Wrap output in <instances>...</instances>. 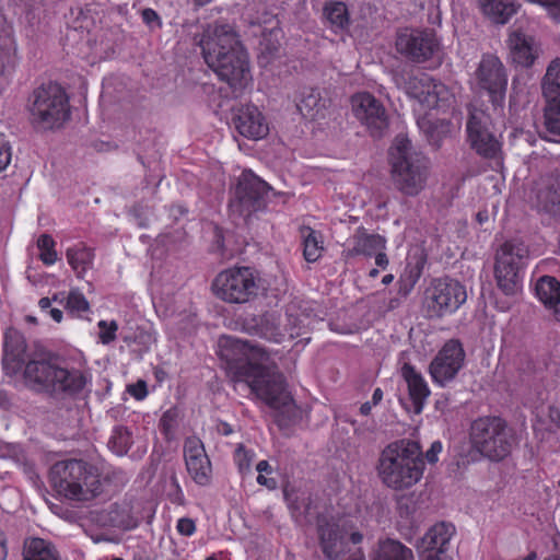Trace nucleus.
Segmentation results:
<instances>
[{
  "instance_id": "a211bd4d",
  "label": "nucleus",
  "mask_w": 560,
  "mask_h": 560,
  "mask_svg": "<svg viewBox=\"0 0 560 560\" xmlns=\"http://www.w3.org/2000/svg\"><path fill=\"white\" fill-rule=\"evenodd\" d=\"M354 116L368 128L372 137H382L388 127V117L383 104L369 92L351 96Z\"/></svg>"
},
{
  "instance_id": "c03bdc74",
  "label": "nucleus",
  "mask_w": 560,
  "mask_h": 560,
  "mask_svg": "<svg viewBox=\"0 0 560 560\" xmlns=\"http://www.w3.org/2000/svg\"><path fill=\"white\" fill-rule=\"evenodd\" d=\"M178 412L175 408H171L163 412L159 429L166 440H171L175 433L177 425Z\"/></svg>"
},
{
  "instance_id": "de8ad7c7",
  "label": "nucleus",
  "mask_w": 560,
  "mask_h": 560,
  "mask_svg": "<svg viewBox=\"0 0 560 560\" xmlns=\"http://www.w3.org/2000/svg\"><path fill=\"white\" fill-rule=\"evenodd\" d=\"M419 272L413 273L412 271L408 273H404L400 276L397 285H398V294L401 298H406L410 294V292L413 290L418 279H419Z\"/></svg>"
},
{
  "instance_id": "393cba45",
  "label": "nucleus",
  "mask_w": 560,
  "mask_h": 560,
  "mask_svg": "<svg viewBox=\"0 0 560 560\" xmlns=\"http://www.w3.org/2000/svg\"><path fill=\"white\" fill-rule=\"evenodd\" d=\"M510 58L512 62L522 68H529L539 57L540 47L535 37H509Z\"/></svg>"
},
{
  "instance_id": "338daca9",
  "label": "nucleus",
  "mask_w": 560,
  "mask_h": 560,
  "mask_svg": "<svg viewBox=\"0 0 560 560\" xmlns=\"http://www.w3.org/2000/svg\"><path fill=\"white\" fill-rule=\"evenodd\" d=\"M363 540V535L360 533V532H353L351 533L350 535V541L353 544V545H359L361 544Z\"/></svg>"
},
{
  "instance_id": "a19ab883",
  "label": "nucleus",
  "mask_w": 560,
  "mask_h": 560,
  "mask_svg": "<svg viewBox=\"0 0 560 560\" xmlns=\"http://www.w3.org/2000/svg\"><path fill=\"white\" fill-rule=\"evenodd\" d=\"M37 247L39 249V259L44 265L51 266L57 261L56 242L51 235L42 234L37 240Z\"/></svg>"
},
{
  "instance_id": "680f3d73",
  "label": "nucleus",
  "mask_w": 560,
  "mask_h": 560,
  "mask_svg": "<svg viewBox=\"0 0 560 560\" xmlns=\"http://www.w3.org/2000/svg\"><path fill=\"white\" fill-rule=\"evenodd\" d=\"M8 557L7 540L3 533L0 534V560H5Z\"/></svg>"
},
{
  "instance_id": "603ef678",
  "label": "nucleus",
  "mask_w": 560,
  "mask_h": 560,
  "mask_svg": "<svg viewBox=\"0 0 560 560\" xmlns=\"http://www.w3.org/2000/svg\"><path fill=\"white\" fill-rule=\"evenodd\" d=\"M171 482L174 487V490L168 493L170 501L176 505H184L185 494L175 475L171 477Z\"/></svg>"
},
{
  "instance_id": "9d476101",
  "label": "nucleus",
  "mask_w": 560,
  "mask_h": 560,
  "mask_svg": "<svg viewBox=\"0 0 560 560\" xmlns=\"http://www.w3.org/2000/svg\"><path fill=\"white\" fill-rule=\"evenodd\" d=\"M467 301L466 287L448 276L433 278L423 292L422 310L429 319L455 314Z\"/></svg>"
},
{
  "instance_id": "49530a36",
  "label": "nucleus",
  "mask_w": 560,
  "mask_h": 560,
  "mask_svg": "<svg viewBox=\"0 0 560 560\" xmlns=\"http://www.w3.org/2000/svg\"><path fill=\"white\" fill-rule=\"evenodd\" d=\"M256 470L258 471V476L256 481L259 486L266 487L268 490H276L278 487V481L276 478L267 477V475H271L273 472V468L268 463V460H260L256 465Z\"/></svg>"
},
{
  "instance_id": "7c9ffc66",
  "label": "nucleus",
  "mask_w": 560,
  "mask_h": 560,
  "mask_svg": "<svg viewBox=\"0 0 560 560\" xmlns=\"http://www.w3.org/2000/svg\"><path fill=\"white\" fill-rule=\"evenodd\" d=\"M482 13L497 24H506L517 12L515 0H478Z\"/></svg>"
},
{
  "instance_id": "2eb2a0df",
  "label": "nucleus",
  "mask_w": 560,
  "mask_h": 560,
  "mask_svg": "<svg viewBox=\"0 0 560 560\" xmlns=\"http://www.w3.org/2000/svg\"><path fill=\"white\" fill-rule=\"evenodd\" d=\"M467 140L470 148L485 159H494L501 151V142L491 130V118L482 110L470 113L467 124Z\"/></svg>"
},
{
  "instance_id": "aec40b11",
  "label": "nucleus",
  "mask_w": 560,
  "mask_h": 560,
  "mask_svg": "<svg viewBox=\"0 0 560 560\" xmlns=\"http://www.w3.org/2000/svg\"><path fill=\"white\" fill-rule=\"evenodd\" d=\"M233 124L240 135L253 140L262 139L269 132L264 115L252 104L242 105L236 109Z\"/></svg>"
},
{
  "instance_id": "9b49d317",
  "label": "nucleus",
  "mask_w": 560,
  "mask_h": 560,
  "mask_svg": "<svg viewBox=\"0 0 560 560\" xmlns=\"http://www.w3.org/2000/svg\"><path fill=\"white\" fill-rule=\"evenodd\" d=\"M32 122L44 129L59 128L70 117L69 98L57 83L34 90L30 106Z\"/></svg>"
},
{
  "instance_id": "473e14b6",
  "label": "nucleus",
  "mask_w": 560,
  "mask_h": 560,
  "mask_svg": "<svg viewBox=\"0 0 560 560\" xmlns=\"http://www.w3.org/2000/svg\"><path fill=\"white\" fill-rule=\"evenodd\" d=\"M373 560H415V557L412 550L400 541L386 538L380 540L378 549Z\"/></svg>"
},
{
  "instance_id": "bf43d9fd",
  "label": "nucleus",
  "mask_w": 560,
  "mask_h": 560,
  "mask_svg": "<svg viewBox=\"0 0 560 560\" xmlns=\"http://www.w3.org/2000/svg\"><path fill=\"white\" fill-rule=\"evenodd\" d=\"M549 417L553 423L560 428V406H552L549 410Z\"/></svg>"
},
{
  "instance_id": "3c124183",
  "label": "nucleus",
  "mask_w": 560,
  "mask_h": 560,
  "mask_svg": "<svg viewBox=\"0 0 560 560\" xmlns=\"http://www.w3.org/2000/svg\"><path fill=\"white\" fill-rule=\"evenodd\" d=\"M126 392L138 401L144 400L149 395L148 384L144 380L128 384Z\"/></svg>"
},
{
  "instance_id": "052dcab7",
  "label": "nucleus",
  "mask_w": 560,
  "mask_h": 560,
  "mask_svg": "<svg viewBox=\"0 0 560 560\" xmlns=\"http://www.w3.org/2000/svg\"><path fill=\"white\" fill-rule=\"evenodd\" d=\"M205 560H231L229 551H218L207 557Z\"/></svg>"
},
{
  "instance_id": "e433bc0d",
  "label": "nucleus",
  "mask_w": 560,
  "mask_h": 560,
  "mask_svg": "<svg viewBox=\"0 0 560 560\" xmlns=\"http://www.w3.org/2000/svg\"><path fill=\"white\" fill-rule=\"evenodd\" d=\"M133 444L132 433L125 425H115L112 430L107 446L117 456H124Z\"/></svg>"
},
{
  "instance_id": "f257e3e1",
  "label": "nucleus",
  "mask_w": 560,
  "mask_h": 560,
  "mask_svg": "<svg viewBox=\"0 0 560 560\" xmlns=\"http://www.w3.org/2000/svg\"><path fill=\"white\" fill-rule=\"evenodd\" d=\"M220 357L231 381L245 383L268 407L280 409L292 401L283 374L265 348L225 337L220 340Z\"/></svg>"
},
{
  "instance_id": "412c9836",
  "label": "nucleus",
  "mask_w": 560,
  "mask_h": 560,
  "mask_svg": "<svg viewBox=\"0 0 560 560\" xmlns=\"http://www.w3.org/2000/svg\"><path fill=\"white\" fill-rule=\"evenodd\" d=\"M386 244L387 241L384 236L368 233L363 226H360L349 240V246L342 250V257L346 260L358 256L371 258L378 249H386Z\"/></svg>"
},
{
  "instance_id": "dca6fc26",
  "label": "nucleus",
  "mask_w": 560,
  "mask_h": 560,
  "mask_svg": "<svg viewBox=\"0 0 560 560\" xmlns=\"http://www.w3.org/2000/svg\"><path fill=\"white\" fill-rule=\"evenodd\" d=\"M466 353L457 339H451L439 350L429 366L434 384L442 387L452 382L464 366Z\"/></svg>"
},
{
  "instance_id": "f03ea898",
  "label": "nucleus",
  "mask_w": 560,
  "mask_h": 560,
  "mask_svg": "<svg viewBox=\"0 0 560 560\" xmlns=\"http://www.w3.org/2000/svg\"><path fill=\"white\" fill-rule=\"evenodd\" d=\"M425 463L419 442L400 439L387 444L380 453L376 472L382 483L395 491L408 490L423 477Z\"/></svg>"
},
{
  "instance_id": "72a5a7b5",
  "label": "nucleus",
  "mask_w": 560,
  "mask_h": 560,
  "mask_svg": "<svg viewBox=\"0 0 560 560\" xmlns=\"http://www.w3.org/2000/svg\"><path fill=\"white\" fill-rule=\"evenodd\" d=\"M303 257L307 262H315L324 252V241L322 234L310 226L301 229Z\"/></svg>"
},
{
  "instance_id": "1a4fd4ad",
  "label": "nucleus",
  "mask_w": 560,
  "mask_h": 560,
  "mask_svg": "<svg viewBox=\"0 0 560 560\" xmlns=\"http://www.w3.org/2000/svg\"><path fill=\"white\" fill-rule=\"evenodd\" d=\"M261 290V279L256 269L247 266L231 267L220 271L213 282V294L229 304H246L256 300Z\"/></svg>"
},
{
  "instance_id": "a878e982",
  "label": "nucleus",
  "mask_w": 560,
  "mask_h": 560,
  "mask_svg": "<svg viewBox=\"0 0 560 560\" xmlns=\"http://www.w3.org/2000/svg\"><path fill=\"white\" fill-rule=\"evenodd\" d=\"M329 104L330 100L323 97L318 89L303 88L296 107L303 117L316 119L324 117V110Z\"/></svg>"
},
{
  "instance_id": "13d9d810",
  "label": "nucleus",
  "mask_w": 560,
  "mask_h": 560,
  "mask_svg": "<svg viewBox=\"0 0 560 560\" xmlns=\"http://www.w3.org/2000/svg\"><path fill=\"white\" fill-rule=\"evenodd\" d=\"M386 249H378L373 256L375 257V265L382 269H386L389 265V259L385 253Z\"/></svg>"
},
{
  "instance_id": "8fccbe9b",
  "label": "nucleus",
  "mask_w": 560,
  "mask_h": 560,
  "mask_svg": "<svg viewBox=\"0 0 560 560\" xmlns=\"http://www.w3.org/2000/svg\"><path fill=\"white\" fill-rule=\"evenodd\" d=\"M12 148L5 135L0 132V173L11 163Z\"/></svg>"
},
{
  "instance_id": "c85d7f7f",
  "label": "nucleus",
  "mask_w": 560,
  "mask_h": 560,
  "mask_svg": "<svg viewBox=\"0 0 560 560\" xmlns=\"http://www.w3.org/2000/svg\"><path fill=\"white\" fill-rule=\"evenodd\" d=\"M66 257L77 278L83 279L93 267L95 253L84 243H79L67 249Z\"/></svg>"
},
{
  "instance_id": "b1692460",
  "label": "nucleus",
  "mask_w": 560,
  "mask_h": 560,
  "mask_svg": "<svg viewBox=\"0 0 560 560\" xmlns=\"http://www.w3.org/2000/svg\"><path fill=\"white\" fill-rule=\"evenodd\" d=\"M318 539L324 556L329 560H337L346 552L347 541L337 524L319 525Z\"/></svg>"
},
{
  "instance_id": "cd10ccee",
  "label": "nucleus",
  "mask_w": 560,
  "mask_h": 560,
  "mask_svg": "<svg viewBox=\"0 0 560 560\" xmlns=\"http://www.w3.org/2000/svg\"><path fill=\"white\" fill-rule=\"evenodd\" d=\"M455 534L454 525L445 522L434 524L422 537L420 547L435 551H447L451 538Z\"/></svg>"
},
{
  "instance_id": "58836bf2",
  "label": "nucleus",
  "mask_w": 560,
  "mask_h": 560,
  "mask_svg": "<svg viewBox=\"0 0 560 560\" xmlns=\"http://www.w3.org/2000/svg\"><path fill=\"white\" fill-rule=\"evenodd\" d=\"M544 209L550 213H560V179L555 180L546 190L539 194Z\"/></svg>"
},
{
  "instance_id": "6e6d98bb",
  "label": "nucleus",
  "mask_w": 560,
  "mask_h": 560,
  "mask_svg": "<svg viewBox=\"0 0 560 560\" xmlns=\"http://www.w3.org/2000/svg\"><path fill=\"white\" fill-rule=\"evenodd\" d=\"M442 443L440 441H434L424 455L428 463L435 464L439 460V454L442 452Z\"/></svg>"
},
{
  "instance_id": "69168bd1",
  "label": "nucleus",
  "mask_w": 560,
  "mask_h": 560,
  "mask_svg": "<svg viewBox=\"0 0 560 560\" xmlns=\"http://www.w3.org/2000/svg\"><path fill=\"white\" fill-rule=\"evenodd\" d=\"M373 406L374 405L371 401H366V402L362 404L360 407V413L362 416H369L372 411Z\"/></svg>"
},
{
  "instance_id": "0eeeda50",
  "label": "nucleus",
  "mask_w": 560,
  "mask_h": 560,
  "mask_svg": "<svg viewBox=\"0 0 560 560\" xmlns=\"http://www.w3.org/2000/svg\"><path fill=\"white\" fill-rule=\"evenodd\" d=\"M392 75L397 88L417 100L424 108L441 109L447 107L453 100L448 88L425 72L415 73L410 67L404 66L394 69Z\"/></svg>"
},
{
  "instance_id": "37998d69",
  "label": "nucleus",
  "mask_w": 560,
  "mask_h": 560,
  "mask_svg": "<svg viewBox=\"0 0 560 560\" xmlns=\"http://www.w3.org/2000/svg\"><path fill=\"white\" fill-rule=\"evenodd\" d=\"M252 25L259 26L260 34L262 36L266 35H277V32L280 31V21L276 14L264 12L260 18H257L255 21L250 22Z\"/></svg>"
},
{
  "instance_id": "f8f14e48",
  "label": "nucleus",
  "mask_w": 560,
  "mask_h": 560,
  "mask_svg": "<svg viewBox=\"0 0 560 560\" xmlns=\"http://www.w3.org/2000/svg\"><path fill=\"white\" fill-rule=\"evenodd\" d=\"M528 253L523 242L514 240L505 241L497 250L494 279L497 287L504 295L514 296L521 291Z\"/></svg>"
},
{
  "instance_id": "a18cd8bd",
  "label": "nucleus",
  "mask_w": 560,
  "mask_h": 560,
  "mask_svg": "<svg viewBox=\"0 0 560 560\" xmlns=\"http://www.w3.org/2000/svg\"><path fill=\"white\" fill-rule=\"evenodd\" d=\"M98 341L102 345H110L117 338L118 323L116 320L101 319L97 323Z\"/></svg>"
},
{
  "instance_id": "4c0bfd02",
  "label": "nucleus",
  "mask_w": 560,
  "mask_h": 560,
  "mask_svg": "<svg viewBox=\"0 0 560 560\" xmlns=\"http://www.w3.org/2000/svg\"><path fill=\"white\" fill-rule=\"evenodd\" d=\"M65 308L74 317L82 318L91 312V305L85 295L78 288H72L66 299Z\"/></svg>"
},
{
  "instance_id": "c9c22d12",
  "label": "nucleus",
  "mask_w": 560,
  "mask_h": 560,
  "mask_svg": "<svg viewBox=\"0 0 560 560\" xmlns=\"http://www.w3.org/2000/svg\"><path fill=\"white\" fill-rule=\"evenodd\" d=\"M255 334L266 340L280 343L284 340L285 334L281 330L278 318L275 314L261 315L255 325Z\"/></svg>"
},
{
  "instance_id": "5701e85b",
  "label": "nucleus",
  "mask_w": 560,
  "mask_h": 560,
  "mask_svg": "<svg viewBox=\"0 0 560 560\" xmlns=\"http://www.w3.org/2000/svg\"><path fill=\"white\" fill-rule=\"evenodd\" d=\"M401 375L407 383L409 398L415 412H422L425 400L431 394L428 383L416 368L409 363L402 365Z\"/></svg>"
},
{
  "instance_id": "e2e57ef3",
  "label": "nucleus",
  "mask_w": 560,
  "mask_h": 560,
  "mask_svg": "<svg viewBox=\"0 0 560 560\" xmlns=\"http://www.w3.org/2000/svg\"><path fill=\"white\" fill-rule=\"evenodd\" d=\"M50 317L56 322L60 323L63 318V313L59 308H50L49 310Z\"/></svg>"
},
{
  "instance_id": "ea45409f",
  "label": "nucleus",
  "mask_w": 560,
  "mask_h": 560,
  "mask_svg": "<svg viewBox=\"0 0 560 560\" xmlns=\"http://www.w3.org/2000/svg\"><path fill=\"white\" fill-rule=\"evenodd\" d=\"M16 60V44L14 37H0V74Z\"/></svg>"
},
{
  "instance_id": "423d86ee",
  "label": "nucleus",
  "mask_w": 560,
  "mask_h": 560,
  "mask_svg": "<svg viewBox=\"0 0 560 560\" xmlns=\"http://www.w3.org/2000/svg\"><path fill=\"white\" fill-rule=\"evenodd\" d=\"M388 156L396 188L407 196L419 195L428 179L429 159L404 135L396 136Z\"/></svg>"
},
{
  "instance_id": "4d7b16f0",
  "label": "nucleus",
  "mask_w": 560,
  "mask_h": 560,
  "mask_svg": "<svg viewBox=\"0 0 560 560\" xmlns=\"http://www.w3.org/2000/svg\"><path fill=\"white\" fill-rule=\"evenodd\" d=\"M421 560H452L450 556L446 555V551H435L432 549H422Z\"/></svg>"
},
{
  "instance_id": "7ed1b4c3",
  "label": "nucleus",
  "mask_w": 560,
  "mask_h": 560,
  "mask_svg": "<svg viewBox=\"0 0 560 560\" xmlns=\"http://www.w3.org/2000/svg\"><path fill=\"white\" fill-rule=\"evenodd\" d=\"M25 383L38 392L63 394L70 397L81 394L91 383V374L77 368L60 366L51 353L28 359L24 366Z\"/></svg>"
},
{
  "instance_id": "774afa93",
  "label": "nucleus",
  "mask_w": 560,
  "mask_h": 560,
  "mask_svg": "<svg viewBox=\"0 0 560 560\" xmlns=\"http://www.w3.org/2000/svg\"><path fill=\"white\" fill-rule=\"evenodd\" d=\"M50 305H51V301L49 298H42L38 301V306L40 307L42 311H47V310L49 311Z\"/></svg>"
},
{
  "instance_id": "79ce46f5",
  "label": "nucleus",
  "mask_w": 560,
  "mask_h": 560,
  "mask_svg": "<svg viewBox=\"0 0 560 560\" xmlns=\"http://www.w3.org/2000/svg\"><path fill=\"white\" fill-rule=\"evenodd\" d=\"M255 455L256 454L253 450L246 448L243 444H240L235 448L233 459L241 475H245L250 471Z\"/></svg>"
},
{
  "instance_id": "f3484780",
  "label": "nucleus",
  "mask_w": 560,
  "mask_h": 560,
  "mask_svg": "<svg viewBox=\"0 0 560 560\" xmlns=\"http://www.w3.org/2000/svg\"><path fill=\"white\" fill-rule=\"evenodd\" d=\"M544 127L555 136L560 137V58L553 59L547 67L542 79Z\"/></svg>"
},
{
  "instance_id": "4468645a",
  "label": "nucleus",
  "mask_w": 560,
  "mask_h": 560,
  "mask_svg": "<svg viewBox=\"0 0 560 560\" xmlns=\"http://www.w3.org/2000/svg\"><path fill=\"white\" fill-rule=\"evenodd\" d=\"M475 74L479 88L487 92L493 107H501L508 86V74L501 60L494 55L485 54Z\"/></svg>"
},
{
  "instance_id": "5fc2aeb1",
  "label": "nucleus",
  "mask_w": 560,
  "mask_h": 560,
  "mask_svg": "<svg viewBox=\"0 0 560 560\" xmlns=\"http://www.w3.org/2000/svg\"><path fill=\"white\" fill-rule=\"evenodd\" d=\"M176 529L180 535L190 537L196 533V524L189 517H182L177 521Z\"/></svg>"
},
{
  "instance_id": "09e8293b",
  "label": "nucleus",
  "mask_w": 560,
  "mask_h": 560,
  "mask_svg": "<svg viewBox=\"0 0 560 560\" xmlns=\"http://www.w3.org/2000/svg\"><path fill=\"white\" fill-rule=\"evenodd\" d=\"M529 3L542 7L547 15L557 24H560V0H526Z\"/></svg>"
},
{
  "instance_id": "2f4dec72",
  "label": "nucleus",
  "mask_w": 560,
  "mask_h": 560,
  "mask_svg": "<svg viewBox=\"0 0 560 560\" xmlns=\"http://www.w3.org/2000/svg\"><path fill=\"white\" fill-rule=\"evenodd\" d=\"M22 560H59V556L51 542L43 538H32L24 546Z\"/></svg>"
},
{
  "instance_id": "39448f33",
  "label": "nucleus",
  "mask_w": 560,
  "mask_h": 560,
  "mask_svg": "<svg viewBox=\"0 0 560 560\" xmlns=\"http://www.w3.org/2000/svg\"><path fill=\"white\" fill-rule=\"evenodd\" d=\"M49 479L57 493L71 501H92L103 492L97 469L82 459L55 463L50 468Z\"/></svg>"
},
{
  "instance_id": "6e6552de",
  "label": "nucleus",
  "mask_w": 560,
  "mask_h": 560,
  "mask_svg": "<svg viewBox=\"0 0 560 560\" xmlns=\"http://www.w3.org/2000/svg\"><path fill=\"white\" fill-rule=\"evenodd\" d=\"M469 439L474 450L490 460L508 457L514 442L506 421L500 417H479L471 422Z\"/></svg>"
},
{
  "instance_id": "bb28decb",
  "label": "nucleus",
  "mask_w": 560,
  "mask_h": 560,
  "mask_svg": "<svg viewBox=\"0 0 560 560\" xmlns=\"http://www.w3.org/2000/svg\"><path fill=\"white\" fill-rule=\"evenodd\" d=\"M26 340L21 331L15 328H9L3 335V365L9 362L15 363L19 368L25 362Z\"/></svg>"
},
{
  "instance_id": "f704fd0d",
  "label": "nucleus",
  "mask_w": 560,
  "mask_h": 560,
  "mask_svg": "<svg viewBox=\"0 0 560 560\" xmlns=\"http://www.w3.org/2000/svg\"><path fill=\"white\" fill-rule=\"evenodd\" d=\"M536 295L548 307L560 304V281L551 276L541 277L536 283Z\"/></svg>"
},
{
  "instance_id": "6ab92c4d",
  "label": "nucleus",
  "mask_w": 560,
  "mask_h": 560,
  "mask_svg": "<svg viewBox=\"0 0 560 560\" xmlns=\"http://www.w3.org/2000/svg\"><path fill=\"white\" fill-rule=\"evenodd\" d=\"M183 452L192 481L200 487L209 486L212 481V465L202 441L197 436L186 438Z\"/></svg>"
},
{
  "instance_id": "ddd939ff",
  "label": "nucleus",
  "mask_w": 560,
  "mask_h": 560,
  "mask_svg": "<svg viewBox=\"0 0 560 560\" xmlns=\"http://www.w3.org/2000/svg\"><path fill=\"white\" fill-rule=\"evenodd\" d=\"M268 189L267 183L252 171H243L235 188V198L230 203L231 211L245 219L249 218L266 206Z\"/></svg>"
},
{
  "instance_id": "20e7f679",
  "label": "nucleus",
  "mask_w": 560,
  "mask_h": 560,
  "mask_svg": "<svg viewBox=\"0 0 560 560\" xmlns=\"http://www.w3.org/2000/svg\"><path fill=\"white\" fill-rule=\"evenodd\" d=\"M237 37H200L198 43L206 63L234 91L250 81L248 55Z\"/></svg>"
},
{
  "instance_id": "c756f323",
  "label": "nucleus",
  "mask_w": 560,
  "mask_h": 560,
  "mask_svg": "<svg viewBox=\"0 0 560 560\" xmlns=\"http://www.w3.org/2000/svg\"><path fill=\"white\" fill-rule=\"evenodd\" d=\"M323 16L332 33L346 32L350 26L349 10L342 1H327L323 8Z\"/></svg>"
},
{
  "instance_id": "0e129e2a",
  "label": "nucleus",
  "mask_w": 560,
  "mask_h": 560,
  "mask_svg": "<svg viewBox=\"0 0 560 560\" xmlns=\"http://www.w3.org/2000/svg\"><path fill=\"white\" fill-rule=\"evenodd\" d=\"M382 399H383V390L380 387H377L373 392L372 401L371 402L374 406H376V405H378L382 401Z\"/></svg>"
},
{
  "instance_id": "4be33fe9",
  "label": "nucleus",
  "mask_w": 560,
  "mask_h": 560,
  "mask_svg": "<svg viewBox=\"0 0 560 560\" xmlns=\"http://www.w3.org/2000/svg\"><path fill=\"white\" fill-rule=\"evenodd\" d=\"M397 50L413 62H424L440 50L438 37H397Z\"/></svg>"
},
{
  "instance_id": "864d4df0",
  "label": "nucleus",
  "mask_w": 560,
  "mask_h": 560,
  "mask_svg": "<svg viewBox=\"0 0 560 560\" xmlns=\"http://www.w3.org/2000/svg\"><path fill=\"white\" fill-rule=\"evenodd\" d=\"M143 23L151 30L155 31L161 27V19L153 9H144L141 12Z\"/></svg>"
}]
</instances>
